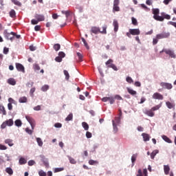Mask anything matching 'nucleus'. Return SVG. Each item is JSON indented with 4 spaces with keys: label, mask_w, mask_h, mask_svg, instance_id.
Here are the masks:
<instances>
[{
    "label": "nucleus",
    "mask_w": 176,
    "mask_h": 176,
    "mask_svg": "<svg viewBox=\"0 0 176 176\" xmlns=\"http://www.w3.org/2000/svg\"><path fill=\"white\" fill-rule=\"evenodd\" d=\"M120 8H119V6L118 5H113V12H120Z\"/></svg>",
    "instance_id": "41"
},
{
    "label": "nucleus",
    "mask_w": 176,
    "mask_h": 176,
    "mask_svg": "<svg viewBox=\"0 0 176 176\" xmlns=\"http://www.w3.org/2000/svg\"><path fill=\"white\" fill-rule=\"evenodd\" d=\"M12 3L16 5V6H21V3L19 0H11Z\"/></svg>",
    "instance_id": "44"
},
{
    "label": "nucleus",
    "mask_w": 176,
    "mask_h": 176,
    "mask_svg": "<svg viewBox=\"0 0 176 176\" xmlns=\"http://www.w3.org/2000/svg\"><path fill=\"white\" fill-rule=\"evenodd\" d=\"M77 56L78 57V61L82 62L83 60V55L80 52H77Z\"/></svg>",
    "instance_id": "42"
},
{
    "label": "nucleus",
    "mask_w": 176,
    "mask_h": 176,
    "mask_svg": "<svg viewBox=\"0 0 176 176\" xmlns=\"http://www.w3.org/2000/svg\"><path fill=\"white\" fill-rule=\"evenodd\" d=\"M153 19L155 20H157V21H164V18L163 16H160L159 15L153 16Z\"/></svg>",
    "instance_id": "20"
},
{
    "label": "nucleus",
    "mask_w": 176,
    "mask_h": 176,
    "mask_svg": "<svg viewBox=\"0 0 176 176\" xmlns=\"http://www.w3.org/2000/svg\"><path fill=\"white\" fill-rule=\"evenodd\" d=\"M8 102H9V104H16V100H14L12 98H8Z\"/></svg>",
    "instance_id": "56"
},
{
    "label": "nucleus",
    "mask_w": 176,
    "mask_h": 176,
    "mask_svg": "<svg viewBox=\"0 0 176 176\" xmlns=\"http://www.w3.org/2000/svg\"><path fill=\"white\" fill-rule=\"evenodd\" d=\"M6 122L7 126H13V120L10 119L8 120L5 121Z\"/></svg>",
    "instance_id": "45"
},
{
    "label": "nucleus",
    "mask_w": 176,
    "mask_h": 176,
    "mask_svg": "<svg viewBox=\"0 0 176 176\" xmlns=\"http://www.w3.org/2000/svg\"><path fill=\"white\" fill-rule=\"evenodd\" d=\"M16 68L17 71L19 72H25V70L24 69V66L21 65V63H16Z\"/></svg>",
    "instance_id": "11"
},
{
    "label": "nucleus",
    "mask_w": 176,
    "mask_h": 176,
    "mask_svg": "<svg viewBox=\"0 0 176 176\" xmlns=\"http://www.w3.org/2000/svg\"><path fill=\"white\" fill-rule=\"evenodd\" d=\"M152 12L153 14H154L153 16H157L159 13H160V10H159V8H153L152 9Z\"/></svg>",
    "instance_id": "23"
},
{
    "label": "nucleus",
    "mask_w": 176,
    "mask_h": 176,
    "mask_svg": "<svg viewBox=\"0 0 176 176\" xmlns=\"http://www.w3.org/2000/svg\"><path fill=\"white\" fill-rule=\"evenodd\" d=\"M72 119H74V114L69 113L65 118V120L66 122H69V120H72Z\"/></svg>",
    "instance_id": "31"
},
{
    "label": "nucleus",
    "mask_w": 176,
    "mask_h": 176,
    "mask_svg": "<svg viewBox=\"0 0 176 176\" xmlns=\"http://www.w3.org/2000/svg\"><path fill=\"white\" fill-rule=\"evenodd\" d=\"M25 119L30 123L32 130H34V127H35V120L29 116H25Z\"/></svg>",
    "instance_id": "5"
},
{
    "label": "nucleus",
    "mask_w": 176,
    "mask_h": 176,
    "mask_svg": "<svg viewBox=\"0 0 176 176\" xmlns=\"http://www.w3.org/2000/svg\"><path fill=\"white\" fill-rule=\"evenodd\" d=\"M161 107H162V104H157L152 107L151 110H153V112H154V111H159V109H160Z\"/></svg>",
    "instance_id": "35"
},
{
    "label": "nucleus",
    "mask_w": 176,
    "mask_h": 176,
    "mask_svg": "<svg viewBox=\"0 0 176 176\" xmlns=\"http://www.w3.org/2000/svg\"><path fill=\"white\" fill-rule=\"evenodd\" d=\"M58 56L64 58V57H65V53H64L63 52H60L58 53Z\"/></svg>",
    "instance_id": "58"
},
{
    "label": "nucleus",
    "mask_w": 176,
    "mask_h": 176,
    "mask_svg": "<svg viewBox=\"0 0 176 176\" xmlns=\"http://www.w3.org/2000/svg\"><path fill=\"white\" fill-rule=\"evenodd\" d=\"M19 102H20V104H24V103L28 102V98H27V97L25 96H22L19 98Z\"/></svg>",
    "instance_id": "14"
},
{
    "label": "nucleus",
    "mask_w": 176,
    "mask_h": 176,
    "mask_svg": "<svg viewBox=\"0 0 176 176\" xmlns=\"http://www.w3.org/2000/svg\"><path fill=\"white\" fill-rule=\"evenodd\" d=\"M55 61H56V63H61V61H63V58L60 56H56L55 58Z\"/></svg>",
    "instance_id": "52"
},
{
    "label": "nucleus",
    "mask_w": 176,
    "mask_h": 176,
    "mask_svg": "<svg viewBox=\"0 0 176 176\" xmlns=\"http://www.w3.org/2000/svg\"><path fill=\"white\" fill-rule=\"evenodd\" d=\"M35 19L38 20V21H45V16L42 14H36L35 15Z\"/></svg>",
    "instance_id": "13"
},
{
    "label": "nucleus",
    "mask_w": 176,
    "mask_h": 176,
    "mask_svg": "<svg viewBox=\"0 0 176 176\" xmlns=\"http://www.w3.org/2000/svg\"><path fill=\"white\" fill-rule=\"evenodd\" d=\"M164 171L165 175H168V174H170V166L168 165H164Z\"/></svg>",
    "instance_id": "17"
},
{
    "label": "nucleus",
    "mask_w": 176,
    "mask_h": 176,
    "mask_svg": "<svg viewBox=\"0 0 176 176\" xmlns=\"http://www.w3.org/2000/svg\"><path fill=\"white\" fill-rule=\"evenodd\" d=\"M162 140H164V141H165L166 142H168V144H171V142H173L171 141V140L170 138H168V137H167L166 135H162Z\"/></svg>",
    "instance_id": "19"
},
{
    "label": "nucleus",
    "mask_w": 176,
    "mask_h": 176,
    "mask_svg": "<svg viewBox=\"0 0 176 176\" xmlns=\"http://www.w3.org/2000/svg\"><path fill=\"white\" fill-rule=\"evenodd\" d=\"M160 85L162 89H167L168 90L173 89V85L171 83L162 82Z\"/></svg>",
    "instance_id": "4"
},
{
    "label": "nucleus",
    "mask_w": 176,
    "mask_h": 176,
    "mask_svg": "<svg viewBox=\"0 0 176 176\" xmlns=\"http://www.w3.org/2000/svg\"><path fill=\"white\" fill-rule=\"evenodd\" d=\"M159 39L157 38V36H156V38L153 39V45H157V42H159Z\"/></svg>",
    "instance_id": "53"
},
{
    "label": "nucleus",
    "mask_w": 176,
    "mask_h": 176,
    "mask_svg": "<svg viewBox=\"0 0 176 176\" xmlns=\"http://www.w3.org/2000/svg\"><path fill=\"white\" fill-rule=\"evenodd\" d=\"M126 80L128 83H134V80L130 76L126 77Z\"/></svg>",
    "instance_id": "49"
},
{
    "label": "nucleus",
    "mask_w": 176,
    "mask_h": 176,
    "mask_svg": "<svg viewBox=\"0 0 176 176\" xmlns=\"http://www.w3.org/2000/svg\"><path fill=\"white\" fill-rule=\"evenodd\" d=\"M142 137H143V140L145 142H146V141H149V140H151V136H149V134L143 133L142 134Z\"/></svg>",
    "instance_id": "15"
},
{
    "label": "nucleus",
    "mask_w": 176,
    "mask_h": 176,
    "mask_svg": "<svg viewBox=\"0 0 176 176\" xmlns=\"http://www.w3.org/2000/svg\"><path fill=\"white\" fill-rule=\"evenodd\" d=\"M36 142H37L38 146H43V142H42V139H41V138H36Z\"/></svg>",
    "instance_id": "29"
},
{
    "label": "nucleus",
    "mask_w": 176,
    "mask_h": 176,
    "mask_svg": "<svg viewBox=\"0 0 176 176\" xmlns=\"http://www.w3.org/2000/svg\"><path fill=\"white\" fill-rule=\"evenodd\" d=\"M144 113L145 115H147V116H150V118H153V116H155V112L153 111L152 109L148 110H145L144 111Z\"/></svg>",
    "instance_id": "9"
},
{
    "label": "nucleus",
    "mask_w": 176,
    "mask_h": 176,
    "mask_svg": "<svg viewBox=\"0 0 176 176\" xmlns=\"http://www.w3.org/2000/svg\"><path fill=\"white\" fill-rule=\"evenodd\" d=\"M6 172L9 174L10 175H13V169H12V168L8 167L6 168Z\"/></svg>",
    "instance_id": "28"
},
{
    "label": "nucleus",
    "mask_w": 176,
    "mask_h": 176,
    "mask_svg": "<svg viewBox=\"0 0 176 176\" xmlns=\"http://www.w3.org/2000/svg\"><path fill=\"white\" fill-rule=\"evenodd\" d=\"M160 53H165V54L169 56L170 58H176L175 52H174V50H173L164 48L162 51L160 52Z\"/></svg>",
    "instance_id": "1"
},
{
    "label": "nucleus",
    "mask_w": 176,
    "mask_h": 176,
    "mask_svg": "<svg viewBox=\"0 0 176 176\" xmlns=\"http://www.w3.org/2000/svg\"><path fill=\"white\" fill-rule=\"evenodd\" d=\"M109 68H112V69H113L114 71H118V67H116V65H115V64H111L110 65H108Z\"/></svg>",
    "instance_id": "48"
},
{
    "label": "nucleus",
    "mask_w": 176,
    "mask_h": 176,
    "mask_svg": "<svg viewBox=\"0 0 176 176\" xmlns=\"http://www.w3.org/2000/svg\"><path fill=\"white\" fill-rule=\"evenodd\" d=\"M112 123H113V127L114 133H118V126L115 123V120H112Z\"/></svg>",
    "instance_id": "39"
},
{
    "label": "nucleus",
    "mask_w": 176,
    "mask_h": 176,
    "mask_svg": "<svg viewBox=\"0 0 176 176\" xmlns=\"http://www.w3.org/2000/svg\"><path fill=\"white\" fill-rule=\"evenodd\" d=\"M3 54H8L9 53V48L5 47L3 51Z\"/></svg>",
    "instance_id": "57"
},
{
    "label": "nucleus",
    "mask_w": 176,
    "mask_h": 176,
    "mask_svg": "<svg viewBox=\"0 0 176 176\" xmlns=\"http://www.w3.org/2000/svg\"><path fill=\"white\" fill-rule=\"evenodd\" d=\"M113 63V60L112 59H109L107 62H106V65H111V64H113L112 63Z\"/></svg>",
    "instance_id": "61"
},
{
    "label": "nucleus",
    "mask_w": 176,
    "mask_h": 176,
    "mask_svg": "<svg viewBox=\"0 0 176 176\" xmlns=\"http://www.w3.org/2000/svg\"><path fill=\"white\" fill-rule=\"evenodd\" d=\"M10 16L12 19H14V17H16V11H14V10H11L10 12Z\"/></svg>",
    "instance_id": "38"
},
{
    "label": "nucleus",
    "mask_w": 176,
    "mask_h": 176,
    "mask_svg": "<svg viewBox=\"0 0 176 176\" xmlns=\"http://www.w3.org/2000/svg\"><path fill=\"white\" fill-rule=\"evenodd\" d=\"M157 153H159V150H154L151 154V159H155Z\"/></svg>",
    "instance_id": "33"
},
{
    "label": "nucleus",
    "mask_w": 176,
    "mask_h": 176,
    "mask_svg": "<svg viewBox=\"0 0 176 176\" xmlns=\"http://www.w3.org/2000/svg\"><path fill=\"white\" fill-rule=\"evenodd\" d=\"M166 104L167 107H168L169 109H172V108H174V105H173L171 102H166Z\"/></svg>",
    "instance_id": "50"
},
{
    "label": "nucleus",
    "mask_w": 176,
    "mask_h": 176,
    "mask_svg": "<svg viewBox=\"0 0 176 176\" xmlns=\"http://www.w3.org/2000/svg\"><path fill=\"white\" fill-rule=\"evenodd\" d=\"M54 49L56 52H58L61 49V45L59 43L54 44Z\"/></svg>",
    "instance_id": "26"
},
{
    "label": "nucleus",
    "mask_w": 176,
    "mask_h": 176,
    "mask_svg": "<svg viewBox=\"0 0 176 176\" xmlns=\"http://www.w3.org/2000/svg\"><path fill=\"white\" fill-rule=\"evenodd\" d=\"M3 35L5 38L8 39V41H11V42H12V41H14V35H16V33L14 32L9 33L8 32V30H5L3 32Z\"/></svg>",
    "instance_id": "2"
},
{
    "label": "nucleus",
    "mask_w": 176,
    "mask_h": 176,
    "mask_svg": "<svg viewBox=\"0 0 176 176\" xmlns=\"http://www.w3.org/2000/svg\"><path fill=\"white\" fill-rule=\"evenodd\" d=\"M19 164H21V165L26 164V163H27V160H25L24 157H21L19 159Z\"/></svg>",
    "instance_id": "25"
},
{
    "label": "nucleus",
    "mask_w": 176,
    "mask_h": 176,
    "mask_svg": "<svg viewBox=\"0 0 176 176\" xmlns=\"http://www.w3.org/2000/svg\"><path fill=\"white\" fill-rule=\"evenodd\" d=\"M113 25L114 27V32H118L119 30V23H118V21H113Z\"/></svg>",
    "instance_id": "16"
},
{
    "label": "nucleus",
    "mask_w": 176,
    "mask_h": 176,
    "mask_svg": "<svg viewBox=\"0 0 176 176\" xmlns=\"http://www.w3.org/2000/svg\"><path fill=\"white\" fill-rule=\"evenodd\" d=\"M107 25L102 27V31L100 30V34H107Z\"/></svg>",
    "instance_id": "43"
},
{
    "label": "nucleus",
    "mask_w": 176,
    "mask_h": 176,
    "mask_svg": "<svg viewBox=\"0 0 176 176\" xmlns=\"http://www.w3.org/2000/svg\"><path fill=\"white\" fill-rule=\"evenodd\" d=\"M69 10H67V11H64L63 10L62 11V14H65L66 17H69Z\"/></svg>",
    "instance_id": "54"
},
{
    "label": "nucleus",
    "mask_w": 176,
    "mask_h": 176,
    "mask_svg": "<svg viewBox=\"0 0 176 176\" xmlns=\"http://www.w3.org/2000/svg\"><path fill=\"white\" fill-rule=\"evenodd\" d=\"M60 171H64V168H55L54 173H60Z\"/></svg>",
    "instance_id": "47"
},
{
    "label": "nucleus",
    "mask_w": 176,
    "mask_h": 176,
    "mask_svg": "<svg viewBox=\"0 0 176 176\" xmlns=\"http://www.w3.org/2000/svg\"><path fill=\"white\" fill-rule=\"evenodd\" d=\"M69 160V163H71V164H76V160H75V159L72 158V157L68 155L67 156Z\"/></svg>",
    "instance_id": "27"
},
{
    "label": "nucleus",
    "mask_w": 176,
    "mask_h": 176,
    "mask_svg": "<svg viewBox=\"0 0 176 176\" xmlns=\"http://www.w3.org/2000/svg\"><path fill=\"white\" fill-rule=\"evenodd\" d=\"M131 20H132V24L133 25H138V22L137 21V19L135 18L132 17Z\"/></svg>",
    "instance_id": "51"
},
{
    "label": "nucleus",
    "mask_w": 176,
    "mask_h": 176,
    "mask_svg": "<svg viewBox=\"0 0 176 176\" xmlns=\"http://www.w3.org/2000/svg\"><path fill=\"white\" fill-rule=\"evenodd\" d=\"M38 175H39L40 176H46V173H45V171H43V170H40V171L38 172Z\"/></svg>",
    "instance_id": "64"
},
{
    "label": "nucleus",
    "mask_w": 176,
    "mask_h": 176,
    "mask_svg": "<svg viewBox=\"0 0 176 176\" xmlns=\"http://www.w3.org/2000/svg\"><path fill=\"white\" fill-rule=\"evenodd\" d=\"M86 137H87V138H91V137H93V135L89 131H87Z\"/></svg>",
    "instance_id": "59"
},
{
    "label": "nucleus",
    "mask_w": 176,
    "mask_h": 176,
    "mask_svg": "<svg viewBox=\"0 0 176 176\" xmlns=\"http://www.w3.org/2000/svg\"><path fill=\"white\" fill-rule=\"evenodd\" d=\"M138 156V154L135 153L133 154L131 157V162H132V164L133 166H134V163H135V160H137V157Z\"/></svg>",
    "instance_id": "21"
},
{
    "label": "nucleus",
    "mask_w": 176,
    "mask_h": 176,
    "mask_svg": "<svg viewBox=\"0 0 176 176\" xmlns=\"http://www.w3.org/2000/svg\"><path fill=\"white\" fill-rule=\"evenodd\" d=\"M91 32L92 34H95V35H97V34H100V28L96 27V26L91 27Z\"/></svg>",
    "instance_id": "10"
},
{
    "label": "nucleus",
    "mask_w": 176,
    "mask_h": 176,
    "mask_svg": "<svg viewBox=\"0 0 176 176\" xmlns=\"http://www.w3.org/2000/svg\"><path fill=\"white\" fill-rule=\"evenodd\" d=\"M102 101L103 102H107V101H109L110 104H114L115 102V98L113 96H110V97H104L102 98Z\"/></svg>",
    "instance_id": "6"
},
{
    "label": "nucleus",
    "mask_w": 176,
    "mask_h": 176,
    "mask_svg": "<svg viewBox=\"0 0 176 176\" xmlns=\"http://www.w3.org/2000/svg\"><path fill=\"white\" fill-rule=\"evenodd\" d=\"M126 90L128 91V93H129V94H131V96H135V94H137V91L127 87Z\"/></svg>",
    "instance_id": "22"
},
{
    "label": "nucleus",
    "mask_w": 176,
    "mask_h": 176,
    "mask_svg": "<svg viewBox=\"0 0 176 176\" xmlns=\"http://www.w3.org/2000/svg\"><path fill=\"white\" fill-rule=\"evenodd\" d=\"M34 111H41V105H37L33 108Z\"/></svg>",
    "instance_id": "62"
},
{
    "label": "nucleus",
    "mask_w": 176,
    "mask_h": 176,
    "mask_svg": "<svg viewBox=\"0 0 176 176\" xmlns=\"http://www.w3.org/2000/svg\"><path fill=\"white\" fill-rule=\"evenodd\" d=\"M136 176H148V170L146 169H144L142 173V170L139 169Z\"/></svg>",
    "instance_id": "8"
},
{
    "label": "nucleus",
    "mask_w": 176,
    "mask_h": 176,
    "mask_svg": "<svg viewBox=\"0 0 176 176\" xmlns=\"http://www.w3.org/2000/svg\"><path fill=\"white\" fill-rule=\"evenodd\" d=\"M63 73H64V75L65 76L66 80H69V73H68V71L64 70Z\"/></svg>",
    "instance_id": "40"
},
{
    "label": "nucleus",
    "mask_w": 176,
    "mask_h": 176,
    "mask_svg": "<svg viewBox=\"0 0 176 176\" xmlns=\"http://www.w3.org/2000/svg\"><path fill=\"white\" fill-rule=\"evenodd\" d=\"M33 69H34V71H40L41 67L39 66V65L34 63L33 65Z\"/></svg>",
    "instance_id": "36"
},
{
    "label": "nucleus",
    "mask_w": 176,
    "mask_h": 176,
    "mask_svg": "<svg viewBox=\"0 0 176 176\" xmlns=\"http://www.w3.org/2000/svg\"><path fill=\"white\" fill-rule=\"evenodd\" d=\"M89 164H90V166H94L96 164H98V161L90 160L89 161Z\"/></svg>",
    "instance_id": "37"
},
{
    "label": "nucleus",
    "mask_w": 176,
    "mask_h": 176,
    "mask_svg": "<svg viewBox=\"0 0 176 176\" xmlns=\"http://www.w3.org/2000/svg\"><path fill=\"white\" fill-rule=\"evenodd\" d=\"M14 123H15V126H16L17 127H21L23 124V122H21L20 120H15Z\"/></svg>",
    "instance_id": "34"
},
{
    "label": "nucleus",
    "mask_w": 176,
    "mask_h": 176,
    "mask_svg": "<svg viewBox=\"0 0 176 176\" xmlns=\"http://www.w3.org/2000/svg\"><path fill=\"white\" fill-rule=\"evenodd\" d=\"M82 42H83L85 47H87V49H89V45L87 44V42L84 38H82Z\"/></svg>",
    "instance_id": "55"
},
{
    "label": "nucleus",
    "mask_w": 176,
    "mask_h": 176,
    "mask_svg": "<svg viewBox=\"0 0 176 176\" xmlns=\"http://www.w3.org/2000/svg\"><path fill=\"white\" fill-rule=\"evenodd\" d=\"M122 118H120V117H116L115 118V120H116V122L118 124H119V123H120V120H121Z\"/></svg>",
    "instance_id": "63"
},
{
    "label": "nucleus",
    "mask_w": 176,
    "mask_h": 176,
    "mask_svg": "<svg viewBox=\"0 0 176 176\" xmlns=\"http://www.w3.org/2000/svg\"><path fill=\"white\" fill-rule=\"evenodd\" d=\"M82 126L85 130L86 131L89 130V124H87V122H82Z\"/></svg>",
    "instance_id": "32"
},
{
    "label": "nucleus",
    "mask_w": 176,
    "mask_h": 176,
    "mask_svg": "<svg viewBox=\"0 0 176 176\" xmlns=\"http://www.w3.org/2000/svg\"><path fill=\"white\" fill-rule=\"evenodd\" d=\"M0 112L4 116L6 115V110L5 109V107H3V105H0Z\"/></svg>",
    "instance_id": "30"
},
{
    "label": "nucleus",
    "mask_w": 176,
    "mask_h": 176,
    "mask_svg": "<svg viewBox=\"0 0 176 176\" xmlns=\"http://www.w3.org/2000/svg\"><path fill=\"white\" fill-rule=\"evenodd\" d=\"M157 39H166L170 37V32H162L160 34L156 35Z\"/></svg>",
    "instance_id": "3"
},
{
    "label": "nucleus",
    "mask_w": 176,
    "mask_h": 176,
    "mask_svg": "<svg viewBox=\"0 0 176 176\" xmlns=\"http://www.w3.org/2000/svg\"><path fill=\"white\" fill-rule=\"evenodd\" d=\"M129 32L131 35H140L141 34L140 29H129Z\"/></svg>",
    "instance_id": "12"
},
{
    "label": "nucleus",
    "mask_w": 176,
    "mask_h": 176,
    "mask_svg": "<svg viewBox=\"0 0 176 176\" xmlns=\"http://www.w3.org/2000/svg\"><path fill=\"white\" fill-rule=\"evenodd\" d=\"M5 144H8L9 146H13V140L12 139H7L5 140Z\"/></svg>",
    "instance_id": "24"
},
{
    "label": "nucleus",
    "mask_w": 176,
    "mask_h": 176,
    "mask_svg": "<svg viewBox=\"0 0 176 176\" xmlns=\"http://www.w3.org/2000/svg\"><path fill=\"white\" fill-rule=\"evenodd\" d=\"M7 82L8 85H11L12 86L16 85V80H14L13 78H9Z\"/></svg>",
    "instance_id": "18"
},
{
    "label": "nucleus",
    "mask_w": 176,
    "mask_h": 176,
    "mask_svg": "<svg viewBox=\"0 0 176 176\" xmlns=\"http://www.w3.org/2000/svg\"><path fill=\"white\" fill-rule=\"evenodd\" d=\"M31 23L33 25H35L39 23V21L36 20V19H32Z\"/></svg>",
    "instance_id": "60"
},
{
    "label": "nucleus",
    "mask_w": 176,
    "mask_h": 176,
    "mask_svg": "<svg viewBox=\"0 0 176 176\" xmlns=\"http://www.w3.org/2000/svg\"><path fill=\"white\" fill-rule=\"evenodd\" d=\"M42 91H47L49 90V85H45L41 87Z\"/></svg>",
    "instance_id": "46"
},
{
    "label": "nucleus",
    "mask_w": 176,
    "mask_h": 176,
    "mask_svg": "<svg viewBox=\"0 0 176 176\" xmlns=\"http://www.w3.org/2000/svg\"><path fill=\"white\" fill-rule=\"evenodd\" d=\"M152 98L154 100H163L164 97L163 95H162L161 94L158 93V92H155L153 94Z\"/></svg>",
    "instance_id": "7"
}]
</instances>
